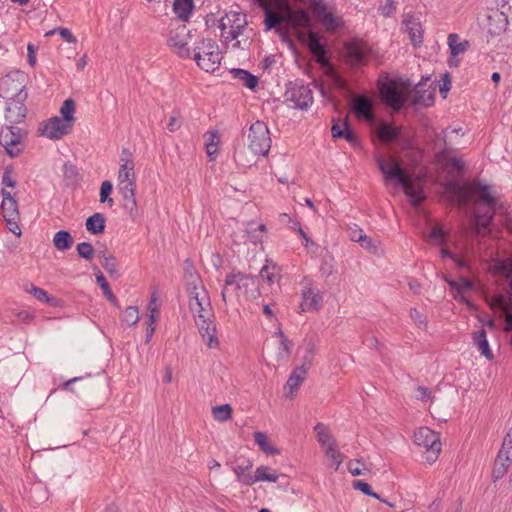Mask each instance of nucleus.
<instances>
[{"instance_id": "43", "label": "nucleus", "mask_w": 512, "mask_h": 512, "mask_svg": "<svg viewBox=\"0 0 512 512\" xmlns=\"http://www.w3.org/2000/svg\"><path fill=\"white\" fill-rule=\"evenodd\" d=\"M232 407L229 404H222L212 407V415L215 420L225 422L232 416Z\"/></svg>"}, {"instance_id": "51", "label": "nucleus", "mask_w": 512, "mask_h": 512, "mask_svg": "<svg viewBox=\"0 0 512 512\" xmlns=\"http://www.w3.org/2000/svg\"><path fill=\"white\" fill-rule=\"evenodd\" d=\"M217 138V132L213 131L209 133V141L206 143V152L210 161L215 160V156L217 153V142H215V139Z\"/></svg>"}, {"instance_id": "12", "label": "nucleus", "mask_w": 512, "mask_h": 512, "mask_svg": "<svg viewBox=\"0 0 512 512\" xmlns=\"http://www.w3.org/2000/svg\"><path fill=\"white\" fill-rule=\"evenodd\" d=\"M199 333L209 348H216L219 345L216 337V326L212 321L213 313L211 307L199 310L193 314Z\"/></svg>"}, {"instance_id": "14", "label": "nucleus", "mask_w": 512, "mask_h": 512, "mask_svg": "<svg viewBox=\"0 0 512 512\" xmlns=\"http://www.w3.org/2000/svg\"><path fill=\"white\" fill-rule=\"evenodd\" d=\"M190 38L191 34L188 27L185 24H178L177 27L170 30L167 41L179 57L190 58L191 51L187 47Z\"/></svg>"}, {"instance_id": "58", "label": "nucleus", "mask_w": 512, "mask_h": 512, "mask_svg": "<svg viewBox=\"0 0 512 512\" xmlns=\"http://www.w3.org/2000/svg\"><path fill=\"white\" fill-rule=\"evenodd\" d=\"M348 127H349V124H348L347 119L342 123L340 121L334 122V124L331 128L332 137L334 139L342 138L343 131H346Z\"/></svg>"}, {"instance_id": "48", "label": "nucleus", "mask_w": 512, "mask_h": 512, "mask_svg": "<svg viewBox=\"0 0 512 512\" xmlns=\"http://www.w3.org/2000/svg\"><path fill=\"white\" fill-rule=\"evenodd\" d=\"M325 455L333 461L335 470H338L343 462V455L339 452L337 444L326 448Z\"/></svg>"}, {"instance_id": "56", "label": "nucleus", "mask_w": 512, "mask_h": 512, "mask_svg": "<svg viewBox=\"0 0 512 512\" xmlns=\"http://www.w3.org/2000/svg\"><path fill=\"white\" fill-rule=\"evenodd\" d=\"M410 318L419 327L425 329L427 327L426 317L420 313L416 308L410 309Z\"/></svg>"}, {"instance_id": "23", "label": "nucleus", "mask_w": 512, "mask_h": 512, "mask_svg": "<svg viewBox=\"0 0 512 512\" xmlns=\"http://www.w3.org/2000/svg\"><path fill=\"white\" fill-rule=\"evenodd\" d=\"M286 22L293 27L310 28L311 17L308 12L303 9L293 10L286 8Z\"/></svg>"}, {"instance_id": "46", "label": "nucleus", "mask_w": 512, "mask_h": 512, "mask_svg": "<svg viewBox=\"0 0 512 512\" xmlns=\"http://www.w3.org/2000/svg\"><path fill=\"white\" fill-rule=\"evenodd\" d=\"M139 321V312L136 306H129L125 309L122 322L126 323L128 326H134Z\"/></svg>"}, {"instance_id": "1", "label": "nucleus", "mask_w": 512, "mask_h": 512, "mask_svg": "<svg viewBox=\"0 0 512 512\" xmlns=\"http://www.w3.org/2000/svg\"><path fill=\"white\" fill-rule=\"evenodd\" d=\"M460 197L463 204L473 207L476 234L485 236L490 232L489 225L496 210L503 209L492 186L481 181L471 182L461 188Z\"/></svg>"}, {"instance_id": "2", "label": "nucleus", "mask_w": 512, "mask_h": 512, "mask_svg": "<svg viewBox=\"0 0 512 512\" xmlns=\"http://www.w3.org/2000/svg\"><path fill=\"white\" fill-rule=\"evenodd\" d=\"M376 163L384 175L385 181H397L413 206H418L425 199L421 180H412L396 157L391 155L377 156Z\"/></svg>"}, {"instance_id": "22", "label": "nucleus", "mask_w": 512, "mask_h": 512, "mask_svg": "<svg viewBox=\"0 0 512 512\" xmlns=\"http://www.w3.org/2000/svg\"><path fill=\"white\" fill-rule=\"evenodd\" d=\"M189 300H206L207 292L200 277L196 274L185 275Z\"/></svg>"}, {"instance_id": "44", "label": "nucleus", "mask_w": 512, "mask_h": 512, "mask_svg": "<svg viewBox=\"0 0 512 512\" xmlns=\"http://www.w3.org/2000/svg\"><path fill=\"white\" fill-rule=\"evenodd\" d=\"M3 218H19L17 203L15 199L3 200L1 204Z\"/></svg>"}, {"instance_id": "35", "label": "nucleus", "mask_w": 512, "mask_h": 512, "mask_svg": "<svg viewBox=\"0 0 512 512\" xmlns=\"http://www.w3.org/2000/svg\"><path fill=\"white\" fill-rule=\"evenodd\" d=\"M92 268H93V271H94V275L96 277V282L100 286V288L102 289L105 297L110 302H112L113 304H116L117 300H116L115 296L113 295V293H112V291L110 289V286L107 283L103 273L101 272V270L97 266H93Z\"/></svg>"}, {"instance_id": "64", "label": "nucleus", "mask_w": 512, "mask_h": 512, "mask_svg": "<svg viewBox=\"0 0 512 512\" xmlns=\"http://www.w3.org/2000/svg\"><path fill=\"white\" fill-rule=\"evenodd\" d=\"M364 236L365 233L363 230L358 228L356 225L349 229V237L354 242L360 243Z\"/></svg>"}, {"instance_id": "61", "label": "nucleus", "mask_w": 512, "mask_h": 512, "mask_svg": "<svg viewBox=\"0 0 512 512\" xmlns=\"http://www.w3.org/2000/svg\"><path fill=\"white\" fill-rule=\"evenodd\" d=\"M362 248L368 250L372 253H378L379 247L377 245V242L374 241L372 238L368 237L366 234L363 237V240L359 243Z\"/></svg>"}, {"instance_id": "37", "label": "nucleus", "mask_w": 512, "mask_h": 512, "mask_svg": "<svg viewBox=\"0 0 512 512\" xmlns=\"http://www.w3.org/2000/svg\"><path fill=\"white\" fill-rule=\"evenodd\" d=\"M103 268L111 275L118 276V263L116 258L111 254H106L104 251L98 253Z\"/></svg>"}, {"instance_id": "24", "label": "nucleus", "mask_w": 512, "mask_h": 512, "mask_svg": "<svg viewBox=\"0 0 512 512\" xmlns=\"http://www.w3.org/2000/svg\"><path fill=\"white\" fill-rule=\"evenodd\" d=\"M279 478V474L272 470L268 466H259L253 478H246L245 485L251 486L259 481L276 482Z\"/></svg>"}, {"instance_id": "57", "label": "nucleus", "mask_w": 512, "mask_h": 512, "mask_svg": "<svg viewBox=\"0 0 512 512\" xmlns=\"http://www.w3.org/2000/svg\"><path fill=\"white\" fill-rule=\"evenodd\" d=\"M270 269V264L267 263L261 268L259 272V277L262 279V281L266 282L269 285L274 283L276 277L275 273L271 272Z\"/></svg>"}, {"instance_id": "54", "label": "nucleus", "mask_w": 512, "mask_h": 512, "mask_svg": "<svg viewBox=\"0 0 512 512\" xmlns=\"http://www.w3.org/2000/svg\"><path fill=\"white\" fill-rule=\"evenodd\" d=\"M58 32L59 35L68 43H76L77 39L76 37L71 33V31L68 28L59 27L57 29L50 30L45 33V36L53 35L55 32Z\"/></svg>"}, {"instance_id": "52", "label": "nucleus", "mask_w": 512, "mask_h": 512, "mask_svg": "<svg viewBox=\"0 0 512 512\" xmlns=\"http://www.w3.org/2000/svg\"><path fill=\"white\" fill-rule=\"evenodd\" d=\"M77 253L80 257L84 258L85 260L92 259L94 255V248L91 243L89 242H81L76 247Z\"/></svg>"}, {"instance_id": "38", "label": "nucleus", "mask_w": 512, "mask_h": 512, "mask_svg": "<svg viewBox=\"0 0 512 512\" xmlns=\"http://www.w3.org/2000/svg\"><path fill=\"white\" fill-rule=\"evenodd\" d=\"M448 45L451 55L455 57L464 53L467 50L469 43L468 41H460L459 36L452 33L448 36Z\"/></svg>"}, {"instance_id": "42", "label": "nucleus", "mask_w": 512, "mask_h": 512, "mask_svg": "<svg viewBox=\"0 0 512 512\" xmlns=\"http://www.w3.org/2000/svg\"><path fill=\"white\" fill-rule=\"evenodd\" d=\"M254 440L263 452L271 455L279 453V451L268 442V438L265 433L255 432Z\"/></svg>"}, {"instance_id": "49", "label": "nucleus", "mask_w": 512, "mask_h": 512, "mask_svg": "<svg viewBox=\"0 0 512 512\" xmlns=\"http://www.w3.org/2000/svg\"><path fill=\"white\" fill-rule=\"evenodd\" d=\"M112 183L108 180H105L102 182L100 187V202L105 203L107 202L109 206H112L114 204V201L112 198H109V195L112 192Z\"/></svg>"}, {"instance_id": "10", "label": "nucleus", "mask_w": 512, "mask_h": 512, "mask_svg": "<svg viewBox=\"0 0 512 512\" xmlns=\"http://www.w3.org/2000/svg\"><path fill=\"white\" fill-rule=\"evenodd\" d=\"M285 100L296 109L307 110L313 103V92L302 81L289 82L284 94Z\"/></svg>"}, {"instance_id": "31", "label": "nucleus", "mask_w": 512, "mask_h": 512, "mask_svg": "<svg viewBox=\"0 0 512 512\" xmlns=\"http://www.w3.org/2000/svg\"><path fill=\"white\" fill-rule=\"evenodd\" d=\"M194 8L193 0H175L173 3V11L177 17L183 21L187 20Z\"/></svg>"}, {"instance_id": "16", "label": "nucleus", "mask_w": 512, "mask_h": 512, "mask_svg": "<svg viewBox=\"0 0 512 512\" xmlns=\"http://www.w3.org/2000/svg\"><path fill=\"white\" fill-rule=\"evenodd\" d=\"M382 100L394 111L400 110L405 103L404 89L397 82L389 80L383 82L379 88Z\"/></svg>"}, {"instance_id": "13", "label": "nucleus", "mask_w": 512, "mask_h": 512, "mask_svg": "<svg viewBox=\"0 0 512 512\" xmlns=\"http://www.w3.org/2000/svg\"><path fill=\"white\" fill-rule=\"evenodd\" d=\"M24 136H27V133L22 134L20 128L14 126L2 127L0 131V145L9 156L15 157L24 149Z\"/></svg>"}, {"instance_id": "25", "label": "nucleus", "mask_w": 512, "mask_h": 512, "mask_svg": "<svg viewBox=\"0 0 512 512\" xmlns=\"http://www.w3.org/2000/svg\"><path fill=\"white\" fill-rule=\"evenodd\" d=\"M265 11V30L269 31L271 29H277L279 30V25L286 21V10L283 13L276 12L272 10L268 6H264Z\"/></svg>"}, {"instance_id": "63", "label": "nucleus", "mask_w": 512, "mask_h": 512, "mask_svg": "<svg viewBox=\"0 0 512 512\" xmlns=\"http://www.w3.org/2000/svg\"><path fill=\"white\" fill-rule=\"evenodd\" d=\"M447 282L451 288H455V289H459L461 287V288L470 290L473 288L472 282L468 278H465V277H461L459 280V283L456 281H453V280H451V281L447 280Z\"/></svg>"}, {"instance_id": "34", "label": "nucleus", "mask_w": 512, "mask_h": 512, "mask_svg": "<svg viewBox=\"0 0 512 512\" xmlns=\"http://www.w3.org/2000/svg\"><path fill=\"white\" fill-rule=\"evenodd\" d=\"M85 225L92 234L102 233L105 229V218L101 213H95L87 218Z\"/></svg>"}, {"instance_id": "5", "label": "nucleus", "mask_w": 512, "mask_h": 512, "mask_svg": "<svg viewBox=\"0 0 512 512\" xmlns=\"http://www.w3.org/2000/svg\"><path fill=\"white\" fill-rule=\"evenodd\" d=\"M29 75L20 70H13L0 79V98L8 100H26Z\"/></svg>"}, {"instance_id": "39", "label": "nucleus", "mask_w": 512, "mask_h": 512, "mask_svg": "<svg viewBox=\"0 0 512 512\" xmlns=\"http://www.w3.org/2000/svg\"><path fill=\"white\" fill-rule=\"evenodd\" d=\"M315 430L317 431V440L323 447H330L337 444L335 438L330 434V432L325 428V426L321 423H318L315 426Z\"/></svg>"}, {"instance_id": "60", "label": "nucleus", "mask_w": 512, "mask_h": 512, "mask_svg": "<svg viewBox=\"0 0 512 512\" xmlns=\"http://www.w3.org/2000/svg\"><path fill=\"white\" fill-rule=\"evenodd\" d=\"M182 125V118L179 112H174L173 115L170 116L167 129L169 132H176Z\"/></svg>"}, {"instance_id": "18", "label": "nucleus", "mask_w": 512, "mask_h": 512, "mask_svg": "<svg viewBox=\"0 0 512 512\" xmlns=\"http://www.w3.org/2000/svg\"><path fill=\"white\" fill-rule=\"evenodd\" d=\"M301 297L302 301L298 307L299 313L318 311L322 306V293L318 289L313 287L310 283H307L303 287Z\"/></svg>"}, {"instance_id": "9", "label": "nucleus", "mask_w": 512, "mask_h": 512, "mask_svg": "<svg viewBox=\"0 0 512 512\" xmlns=\"http://www.w3.org/2000/svg\"><path fill=\"white\" fill-rule=\"evenodd\" d=\"M246 26V15L241 12L230 11L219 20L221 36L225 41L237 39L242 35Z\"/></svg>"}, {"instance_id": "19", "label": "nucleus", "mask_w": 512, "mask_h": 512, "mask_svg": "<svg viewBox=\"0 0 512 512\" xmlns=\"http://www.w3.org/2000/svg\"><path fill=\"white\" fill-rule=\"evenodd\" d=\"M307 37H308V43H307L308 48H309L310 52L313 54V56L315 57L316 62L322 66L328 65L329 61L326 56L327 50H326L325 45L322 42L324 39L323 36H321L319 33L315 32L313 30H309L307 33Z\"/></svg>"}, {"instance_id": "11", "label": "nucleus", "mask_w": 512, "mask_h": 512, "mask_svg": "<svg viewBox=\"0 0 512 512\" xmlns=\"http://www.w3.org/2000/svg\"><path fill=\"white\" fill-rule=\"evenodd\" d=\"M415 444L427 449L425 459L428 463H434L440 452L441 442L439 435L428 427L419 428L414 434Z\"/></svg>"}, {"instance_id": "26", "label": "nucleus", "mask_w": 512, "mask_h": 512, "mask_svg": "<svg viewBox=\"0 0 512 512\" xmlns=\"http://www.w3.org/2000/svg\"><path fill=\"white\" fill-rule=\"evenodd\" d=\"M400 128L387 122H381L377 128V134L385 143L395 142L400 137Z\"/></svg>"}, {"instance_id": "41", "label": "nucleus", "mask_w": 512, "mask_h": 512, "mask_svg": "<svg viewBox=\"0 0 512 512\" xmlns=\"http://www.w3.org/2000/svg\"><path fill=\"white\" fill-rule=\"evenodd\" d=\"M406 31L410 37V40L414 45H419L423 41L422 28L419 22L409 21L406 24Z\"/></svg>"}, {"instance_id": "59", "label": "nucleus", "mask_w": 512, "mask_h": 512, "mask_svg": "<svg viewBox=\"0 0 512 512\" xmlns=\"http://www.w3.org/2000/svg\"><path fill=\"white\" fill-rule=\"evenodd\" d=\"M206 307H211L209 297L204 300H189V309L192 314H196L199 310H204Z\"/></svg>"}, {"instance_id": "45", "label": "nucleus", "mask_w": 512, "mask_h": 512, "mask_svg": "<svg viewBox=\"0 0 512 512\" xmlns=\"http://www.w3.org/2000/svg\"><path fill=\"white\" fill-rule=\"evenodd\" d=\"M34 298L39 300L42 303H46L49 306L56 307L59 304V300L55 297L49 296L47 292L41 288L34 286Z\"/></svg>"}, {"instance_id": "27", "label": "nucleus", "mask_w": 512, "mask_h": 512, "mask_svg": "<svg viewBox=\"0 0 512 512\" xmlns=\"http://www.w3.org/2000/svg\"><path fill=\"white\" fill-rule=\"evenodd\" d=\"M275 336L279 338V347L276 356L277 361L287 360L291 354L293 345L281 329L275 332Z\"/></svg>"}, {"instance_id": "4", "label": "nucleus", "mask_w": 512, "mask_h": 512, "mask_svg": "<svg viewBox=\"0 0 512 512\" xmlns=\"http://www.w3.org/2000/svg\"><path fill=\"white\" fill-rule=\"evenodd\" d=\"M310 10L315 21L327 33H333L344 26L336 5L327 0H311Z\"/></svg>"}, {"instance_id": "33", "label": "nucleus", "mask_w": 512, "mask_h": 512, "mask_svg": "<svg viewBox=\"0 0 512 512\" xmlns=\"http://www.w3.org/2000/svg\"><path fill=\"white\" fill-rule=\"evenodd\" d=\"M53 244L57 250L65 251L72 247L73 238L70 232L66 230H61L54 235Z\"/></svg>"}, {"instance_id": "32", "label": "nucleus", "mask_w": 512, "mask_h": 512, "mask_svg": "<svg viewBox=\"0 0 512 512\" xmlns=\"http://www.w3.org/2000/svg\"><path fill=\"white\" fill-rule=\"evenodd\" d=\"M231 74L234 79L243 83L244 86L253 90L258 85V78L244 69H232Z\"/></svg>"}, {"instance_id": "15", "label": "nucleus", "mask_w": 512, "mask_h": 512, "mask_svg": "<svg viewBox=\"0 0 512 512\" xmlns=\"http://www.w3.org/2000/svg\"><path fill=\"white\" fill-rule=\"evenodd\" d=\"M73 128L60 120L59 116H54L39 124L38 133L40 136L50 140H60L72 132Z\"/></svg>"}, {"instance_id": "20", "label": "nucleus", "mask_w": 512, "mask_h": 512, "mask_svg": "<svg viewBox=\"0 0 512 512\" xmlns=\"http://www.w3.org/2000/svg\"><path fill=\"white\" fill-rule=\"evenodd\" d=\"M352 110L357 118L365 119L369 123L374 122L373 102L365 95H355L351 102Z\"/></svg>"}, {"instance_id": "62", "label": "nucleus", "mask_w": 512, "mask_h": 512, "mask_svg": "<svg viewBox=\"0 0 512 512\" xmlns=\"http://www.w3.org/2000/svg\"><path fill=\"white\" fill-rule=\"evenodd\" d=\"M18 219L19 218L12 217V218H6V219H4V221L6 223L7 228L9 229V231L19 237L21 235V229L18 224Z\"/></svg>"}, {"instance_id": "36", "label": "nucleus", "mask_w": 512, "mask_h": 512, "mask_svg": "<svg viewBox=\"0 0 512 512\" xmlns=\"http://www.w3.org/2000/svg\"><path fill=\"white\" fill-rule=\"evenodd\" d=\"M493 310L505 311L512 306V298L502 294H496L486 299Z\"/></svg>"}, {"instance_id": "47", "label": "nucleus", "mask_w": 512, "mask_h": 512, "mask_svg": "<svg viewBox=\"0 0 512 512\" xmlns=\"http://www.w3.org/2000/svg\"><path fill=\"white\" fill-rule=\"evenodd\" d=\"M347 467L353 476L364 475L365 472L369 471L362 459H354L349 461Z\"/></svg>"}, {"instance_id": "29", "label": "nucleus", "mask_w": 512, "mask_h": 512, "mask_svg": "<svg viewBox=\"0 0 512 512\" xmlns=\"http://www.w3.org/2000/svg\"><path fill=\"white\" fill-rule=\"evenodd\" d=\"M306 373L307 368L304 367V365L295 368L294 371L291 373L286 383V387L290 390L291 394L298 390L299 386L305 379Z\"/></svg>"}, {"instance_id": "40", "label": "nucleus", "mask_w": 512, "mask_h": 512, "mask_svg": "<svg viewBox=\"0 0 512 512\" xmlns=\"http://www.w3.org/2000/svg\"><path fill=\"white\" fill-rule=\"evenodd\" d=\"M253 466V463L249 459L243 460L241 463L233 467V471L237 477V480L245 485L246 478H253L252 475L246 474Z\"/></svg>"}, {"instance_id": "53", "label": "nucleus", "mask_w": 512, "mask_h": 512, "mask_svg": "<svg viewBox=\"0 0 512 512\" xmlns=\"http://www.w3.org/2000/svg\"><path fill=\"white\" fill-rule=\"evenodd\" d=\"M429 238L439 245H444L446 242V233L440 225H436L431 229Z\"/></svg>"}, {"instance_id": "28", "label": "nucleus", "mask_w": 512, "mask_h": 512, "mask_svg": "<svg viewBox=\"0 0 512 512\" xmlns=\"http://www.w3.org/2000/svg\"><path fill=\"white\" fill-rule=\"evenodd\" d=\"M473 340L481 354L484 355L488 360H491L493 358V353L489 348L486 331L484 329H479L478 331L474 332Z\"/></svg>"}, {"instance_id": "7", "label": "nucleus", "mask_w": 512, "mask_h": 512, "mask_svg": "<svg viewBox=\"0 0 512 512\" xmlns=\"http://www.w3.org/2000/svg\"><path fill=\"white\" fill-rule=\"evenodd\" d=\"M234 286L235 290L246 298H256L260 295L257 279L254 276L241 272L228 274L225 278V287L222 290V298L227 301L228 288Z\"/></svg>"}, {"instance_id": "50", "label": "nucleus", "mask_w": 512, "mask_h": 512, "mask_svg": "<svg viewBox=\"0 0 512 512\" xmlns=\"http://www.w3.org/2000/svg\"><path fill=\"white\" fill-rule=\"evenodd\" d=\"M63 175L70 183H75L78 180L79 172L74 164L66 162L63 165Z\"/></svg>"}, {"instance_id": "3", "label": "nucleus", "mask_w": 512, "mask_h": 512, "mask_svg": "<svg viewBox=\"0 0 512 512\" xmlns=\"http://www.w3.org/2000/svg\"><path fill=\"white\" fill-rule=\"evenodd\" d=\"M118 189L124 199V208L132 213L136 209V174L134 161L127 149H123L120 156Z\"/></svg>"}, {"instance_id": "55", "label": "nucleus", "mask_w": 512, "mask_h": 512, "mask_svg": "<svg viewBox=\"0 0 512 512\" xmlns=\"http://www.w3.org/2000/svg\"><path fill=\"white\" fill-rule=\"evenodd\" d=\"M353 488L356 489V490L361 491L365 495H368V496H371V497H378V493L374 492L371 489V486L367 482H365V481L355 480L353 482Z\"/></svg>"}, {"instance_id": "17", "label": "nucleus", "mask_w": 512, "mask_h": 512, "mask_svg": "<svg viewBox=\"0 0 512 512\" xmlns=\"http://www.w3.org/2000/svg\"><path fill=\"white\" fill-rule=\"evenodd\" d=\"M370 49L361 40L353 39L344 45L345 61L351 66L364 65L367 61Z\"/></svg>"}, {"instance_id": "6", "label": "nucleus", "mask_w": 512, "mask_h": 512, "mask_svg": "<svg viewBox=\"0 0 512 512\" xmlns=\"http://www.w3.org/2000/svg\"><path fill=\"white\" fill-rule=\"evenodd\" d=\"M194 60L198 67L205 72H214L221 63V53L218 44L212 39H202L194 48Z\"/></svg>"}, {"instance_id": "8", "label": "nucleus", "mask_w": 512, "mask_h": 512, "mask_svg": "<svg viewBox=\"0 0 512 512\" xmlns=\"http://www.w3.org/2000/svg\"><path fill=\"white\" fill-rule=\"evenodd\" d=\"M248 148L255 155L266 156L271 148V137L267 125L262 121L254 122L248 133Z\"/></svg>"}, {"instance_id": "21", "label": "nucleus", "mask_w": 512, "mask_h": 512, "mask_svg": "<svg viewBox=\"0 0 512 512\" xmlns=\"http://www.w3.org/2000/svg\"><path fill=\"white\" fill-rule=\"evenodd\" d=\"M25 100H8L5 101V119L10 123H19L21 122L26 114L27 108L24 105Z\"/></svg>"}, {"instance_id": "30", "label": "nucleus", "mask_w": 512, "mask_h": 512, "mask_svg": "<svg viewBox=\"0 0 512 512\" xmlns=\"http://www.w3.org/2000/svg\"><path fill=\"white\" fill-rule=\"evenodd\" d=\"M75 102L72 99H66L60 108V120L68 124L73 128L76 118L75 114Z\"/></svg>"}]
</instances>
